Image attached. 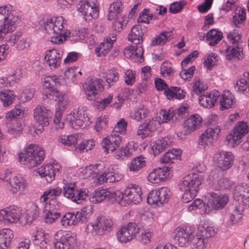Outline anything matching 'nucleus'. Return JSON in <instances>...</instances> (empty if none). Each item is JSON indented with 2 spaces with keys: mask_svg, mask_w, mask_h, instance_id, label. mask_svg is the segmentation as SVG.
I'll return each mask as SVG.
<instances>
[{
  "mask_svg": "<svg viewBox=\"0 0 249 249\" xmlns=\"http://www.w3.org/2000/svg\"><path fill=\"white\" fill-rule=\"evenodd\" d=\"M120 194L116 197V202L122 206H126V205L134 203L136 204L142 200L141 189L136 185L130 184L124 190V194L119 192Z\"/></svg>",
  "mask_w": 249,
  "mask_h": 249,
  "instance_id": "obj_5",
  "label": "nucleus"
},
{
  "mask_svg": "<svg viewBox=\"0 0 249 249\" xmlns=\"http://www.w3.org/2000/svg\"><path fill=\"white\" fill-rule=\"evenodd\" d=\"M60 82L56 76H48L44 78L43 86L44 88L49 89V91L53 89L55 87L60 85Z\"/></svg>",
  "mask_w": 249,
  "mask_h": 249,
  "instance_id": "obj_51",
  "label": "nucleus"
},
{
  "mask_svg": "<svg viewBox=\"0 0 249 249\" xmlns=\"http://www.w3.org/2000/svg\"><path fill=\"white\" fill-rule=\"evenodd\" d=\"M202 122V118L199 115L197 114L192 115L184 121V130L182 131V134L185 135L194 131L201 125Z\"/></svg>",
  "mask_w": 249,
  "mask_h": 249,
  "instance_id": "obj_22",
  "label": "nucleus"
},
{
  "mask_svg": "<svg viewBox=\"0 0 249 249\" xmlns=\"http://www.w3.org/2000/svg\"><path fill=\"white\" fill-rule=\"evenodd\" d=\"M235 91L249 96V72H245L243 77L234 86Z\"/></svg>",
  "mask_w": 249,
  "mask_h": 249,
  "instance_id": "obj_33",
  "label": "nucleus"
},
{
  "mask_svg": "<svg viewBox=\"0 0 249 249\" xmlns=\"http://www.w3.org/2000/svg\"><path fill=\"white\" fill-rule=\"evenodd\" d=\"M181 151L173 149L171 150H169L166 152L161 159V162L163 163H170L173 162L172 160L176 159L178 160L180 157Z\"/></svg>",
  "mask_w": 249,
  "mask_h": 249,
  "instance_id": "obj_48",
  "label": "nucleus"
},
{
  "mask_svg": "<svg viewBox=\"0 0 249 249\" xmlns=\"http://www.w3.org/2000/svg\"><path fill=\"white\" fill-rule=\"evenodd\" d=\"M209 195L207 206L209 211L223 209L229 200V196L227 194L210 192Z\"/></svg>",
  "mask_w": 249,
  "mask_h": 249,
  "instance_id": "obj_15",
  "label": "nucleus"
},
{
  "mask_svg": "<svg viewBox=\"0 0 249 249\" xmlns=\"http://www.w3.org/2000/svg\"><path fill=\"white\" fill-rule=\"evenodd\" d=\"M105 78L108 86L114 85L119 79V74L115 71H109L106 74Z\"/></svg>",
  "mask_w": 249,
  "mask_h": 249,
  "instance_id": "obj_62",
  "label": "nucleus"
},
{
  "mask_svg": "<svg viewBox=\"0 0 249 249\" xmlns=\"http://www.w3.org/2000/svg\"><path fill=\"white\" fill-rule=\"evenodd\" d=\"M103 83L101 79L92 78L89 81L88 84H85L84 89L88 100H93L96 98L98 92L103 89Z\"/></svg>",
  "mask_w": 249,
  "mask_h": 249,
  "instance_id": "obj_16",
  "label": "nucleus"
},
{
  "mask_svg": "<svg viewBox=\"0 0 249 249\" xmlns=\"http://www.w3.org/2000/svg\"><path fill=\"white\" fill-rule=\"evenodd\" d=\"M113 168H108V171L104 172L98 177V180L100 183L103 182H114L121 180L123 175L120 173H115L112 171Z\"/></svg>",
  "mask_w": 249,
  "mask_h": 249,
  "instance_id": "obj_31",
  "label": "nucleus"
},
{
  "mask_svg": "<svg viewBox=\"0 0 249 249\" xmlns=\"http://www.w3.org/2000/svg\"><path fill=\"white\" fill-rule=\"evenodd\" d=\"M146 227V224H145V226L141 227L139 230L141 232V235L139 236V240L144 245L150 243L154 235L152 230L150 229H145Z\"/></svg>",
  "mask_w": 249,
  "mask_h": 249,
  "instance_id": "obj_46",
  "label": "nucleus"
},
{
  "mask_svg": "<svg viewBox=\"0 0 249 249\" xmlns=\"http://www.w3.org/2000/svg\"><path fill=\"white\" fill-rule=\"evenodd\" d=\"M62 213L57 212L47 211L44 210V217L46 223L52 224L61 217Z\"/></svg>",
  "mask_w": 249,
  "mask_h": 249,
  "instance_id": "obj_56",
  "label": "nucleus"
},
{
  "mask_svg": "<svg viewBox=\"0 0 249 249\" xmlns=\"http://www.w3.org/2000/svg\"><path fill=\"white\" fill-rule=\"evenodd\" d=\"M47 64L51 69L58 68L62 60V55L56 49L48 50L45 56Z\"/></svg>",
  "mask_w": 249,
  "mask_h": 249,
  "instance_id": "obj_26",
  "label": "nucleus"
},
{
  "mask_svg": "<svg viewBox=\"0 0 249 249\" xmlns=\"http://www.w3.org/2000/svg\"><path fill=\"white\" fill-rule=\"evenodd\" d=\"M188 107H180L176 110H172L171 119L173 121H180L188 116Z\"/></svg>",
  "mask_w": 249,
  "mask_h": 249,
  "instance_id": "obj_47",
  "label": "nucleus"
},
{
  "mask_svg": "<svg viewBox=\"0 0 249 249\" xmlns=\"http://www.w3.org/2000/svg\"><path fill=\"white\" fill-rule=\"evenodd\" d=\"M220 97L218 91H213L212 93H206L199 97V104L205 108H211L214 106Z\"/></svg>",
  "mask_w": 249,
  "mask_h": 249,
  "instance_id": "obj_25",
  "label": "nucleus"
},
{
  "mask_svg": "<svg viewBox=\"0 0 249 249\" xmlns=\"http://www.w3.org/2000/svg\"><path fill=\"white\" fill-rule=\"evenodd\" d=\"M54 247L55 249H71L76 243L73 233L59 231L54 235Z\"/></svg>",
  "mask_w": 249,
  "mask_h": 249,
  "instance_id": "obj_9",
  "label": "nucleus"
},
{
  "mask_svg": "<svg viewBox=\"0 0 249 249\" xmlns=\"http://www.w3.org/2000/svg\"><path fill=\"white\" fill-rule=\"evenodd\" d=\"M14 237L13 231L10 229L0 231V249H7Z\"/></svg>",
  "mask_w": 249,
  "mask_h": 249,
  "instance_id": "obj_35",
  "label": "nucleus"
},
{
  "mask_svg": "<svg viewBox=\"0 0 249 249\" xmlns=\"http://www.w3.org/2000/svg\"><path fill=\"white\" fill-rule=\"evenodd\" d=\"M168 173V167L159 168L149 173L147 178L152 183H159L165 181L166 176L169 175Z\"/></svg>",
  "mask_w": 249,
  "mask_h": 249,
  "instance_id": "obj_24",
  "label": "nucleus"
},
{
  "mask_svg": "<svg viewBox=\"0 0 249 249\" xmlns=\"http://www.w3.org/2000/svg\"><path fill=\"white\" fill-rule=\"evenodd\" d=\"M122 141V137L112 132L103 140L101 145L106 153H108L109 151L113 152L120 146Z\"/></svg>",
  "mask_w": 249,
  "mask_h": 249,
  "instance_id": "obj_19",
  "label": "nucleus"
},
{
  "mask_svg": "<svg viewBox=\"0 0 249 249\" xmlns=\"http://www.w3.org/2000/svg\"><path fill=\"white\" fill-rule=\"evenodd\" d=\"M113 222L111 219L105 216L98 217L92 225L95 234L103 235L110 231L113 228Z\"/></svg>",
  "mask_w": 249,
  "mask_h": 249,
  "instance_id": "obj_18",
  "label": "nucleus"
},
{
  "mask_svg": "<svg viewBox=\"0 0 249 249\" xmlns=\"http://www.w3.org/2000/svg\"><path fill=\"white\" fill-rule=\"evenodd\" d=\"M10 185L13 193L23 191L25 188V180L20 177L15 176L10 180Z\"/></svg>",
  "mask_w": 249,
  "mask_h": 249,
  "instance_id": "obj_44",
  "label": "nucleus"
},
{
  "mask_svg": "<svg viewBox=\"0 0 249 249\" xmlns=\"http://www.w3.org/2000/svg\"><path fill=\"white\" fill-rule=\"evenodd\" d=\"M228 38L231 41L232 45H234L227 47L225 50L227 59L231 60L232 58H237L240 60L243 58L242 48L239 46V44H236L237 41L240 39L239 34L234 30L228 35Z\"/></svg>",
  "mask_w": 249,
  "mask_h": 249,
  "instance_id": "obj_12",
  "label": "nucleus"
},
{
  "mask_svg": "<svg viewBox=\"0 0 249 249\" xmlns=\"http://www.w3.org/2000/svg\"><path fill=\"white\" fill-rule=\"evenodd\" d=\"M205 240L206 239L198 233L191 240L192 248L194 249H204L206 244Z\"/></svg>",
  "mask_w": 249,
  "mask_h": 249,
  "instance_id": "obj_54",
  "label": "nucleus"
},
{
  "mask_svg": "<svg viewBox=\"0 0 249 249\" xmlns=\"http://www.w3.org/2000/svg\"><path fill=\"white\" fill-rule=\"evenodd\" d=\"M248 189H249V186H248L247 184L243 183L236 185L233 192L234 198L239 201V199H241V197L243 195L248 192Z\"/></svg>",
  "mask_w": 249,
  "mask_h": 249,
  "instance_id": "obj_58",
  "label": "nucleus"
},
{
  "mask_svg": "<svg viewBox=\"0 0 249 249\" xmlns=\"http://www.w3.org/2000/svg\"><path fill=\"white\" fill-rule=\"evenodd\" d=\"M122 2L119 0L111 3L110 5L107 19L108 20H111L118 18V14L122 12Z\"/></svg>",
  "mask_w": 249,
  "mask_h": 249,
  "instance_id": "obj_40",
  "label": "nucleus"
},
{
  "mask_svg": "<svg viewBox=\"0 0 249 249\" xmlns=\"http://www.w3.org/2000/svg\"><path fill=\"white\" fill-rule=\"evenodd\" d=\"M44 210L47 211H53L61 213L62 204L56 199L52 198L49 201H46Z\"/></svg>",
  "mask_w": 249,
  "mask_h": 249,
  "instance_id": "obj_49",
  "label": "nucleus"
},
{
  "mask_svg": "<svg viewBox=\"0 0 249 249\" xmlns=\"http://www.w3.org/2000/svg\"><path fill=\"white\" fill-rule=\"evenodd\" d=\"M39 213V208L36 204H33L30 210H28L26 213L25 216H22L21 224L25 225L26 224H31L34 221L37 219Z\"/></svg>",
  "mask_w": 249,
  "mask_h": 249,
  "instance_id": "obj_32",
  "label": "nucleus"
},
{
  "mask_svg": "<svg viewBox=\"0 0 249 249\" xmlns=\"http://www.w3.org/2000/svg\"><path fill=\"white\" fill-rule=\"evenodd\" d=\"M220 132V129L218 127L207 128L200 136L198 141V144L203 146L212 144L213 141L217 139Z\"/></svg>",
  "mask_w": 249,
  "mask_h": 249,
  "instance_id": "obj_21",
  "label": "nucleus"
},
{
  "mask_svg": "<svg viewBox=\"0 0 249 249\" xmlns=\"http://www.w3.org/2000/svg\"><path fill=\"white\" fill-rule=\"evenodd\" d=\"M62 218L60 220L61 225L63 226L74 225L73 222V213H68L64 215H61Z\"/></svg>",
  "mask_w": 249,
  "mask_h": 249,
  "instance_id": "obj_63",
  "label": "nucleus"
},
{
  "mask_svg": "<svg viewBox=\"0 0 249 249\" xmlns=\"http://www.w3.org/2000/svg\"><path fill=\"white\" fill-rule=\"evenodd\" d=\"M240 207H233L232 211L231 213L230 219L228 222L229 226H233L237 224L242 218V210Z\"/></svg>",
  "mask_w": 249,
  "mask_h": 249,
  "instance_id": "obj_52",
  "label": "nucleus"
},
{
  "mask_svg": "<svg viewBox=\"0 0 249 249\" xmlns=\"http://www.w3.org/2000/svg\"><path fill=\"white\" fill-rule=\"evenodd\" d=\"M173 236L175 243L180 247H184L189 241L191 233L181 228H177L174 232Z\"/></svg>",
  "mask_w": 249,
  "mask_h": 249,
  "instance_id": "obj_27",
  "label": "nucleus"
},
{
  "mask_svg": "<svg viewBox=\"0 0 249 249\" xmlns=\"http://www.w3.org/2000/svg\"><path fill=\"white\" fill-rule=\"evenodd\" d=\"M143 51L142 47H138L137 45L131 46L129 48H125L124 50V56L129 59L133 56L142 57Z\"/></svg>",
  "mask_w": 249,
  "mask_h": 249,
  "instance_id": "obj_42",
  "label": "nucleus"
},
{
  "mask_svg": "<svg viewBox=\"0 0 249 249\" xmlns=\"http://www.w3.org/2000/svg\"><path fill=\"white\" fill-rule=\"evenodd\" d=\"M249 131V127L247 123L244 121L238 122L226 137L229 145L234 147L239 144Z\"/></svg>",
  "mask_w": 249,
  "mask_h": 249,
  "instance_id": "obj_8",
  "label": "nucleus"
},
{
  "mask_svg": "<svg viewBox=\"0 0 249 249\" xmlns=\"http://www.w3.org/2000/svg\"><path fill=\"white\" fill-rule=\"evenodd\" d=\"M120 195L119 191L111 192L106 189H99L91 194L89 200L95 204L104 200L108 204H113L116 202V197Z\"/></svg>",
  "mask_w": 249,
  "mask_h": 249,
  "instance_id": "obj_10",
  "label": "nucleus"
},
{
  "mask_svg": "<svg viewBox=\"0 0 249 249\" xmlns=\"http://www.w3.org/2000/svg\"><path fill=\"white\" fill-rule=\"evenodd\" d=\"M149 113V110L142 106L140 107L137 110H135L134 113L131 115V117L133 119H134L137 121H140L142 118H144L147 116V115Z\"/></svg>",
  "mask_w": 249,
  "mask_h": 249,
  "instance_id": "obj_61",
  "label": "nucleus"
},
{
  "mask_svg": "<svg viewBox=\"0 0 249 249\" xmlns=\"http://www.w3.org/2000/svg\"><path fill=\"white\" fill-rule=\"evenodd\" d=\"M185 92L181 89L180 88L178 87H171L168 88L164 91V95L167 96L169 99L176 98L177 99H182L185 96Z\"/></svg>",
  "mask_w": 249,
  "mask_h": 249,
  "instance_id": "obj_37",
  "label": "nucleus"
},
{
  "mask_svg": "<svg viewBox=\"0 0 249 249\" xmlns=\"http://www.w3.org/2000/svg\"><path fill=\"white\" fill-rule=\"evenodd\" d=\"M160 123L159 121L153 118L150 120H146L139 126L137 134L141 135L142 139L152 136V133L157 129Z\"/></svg>",
  "mask_w": 249,
  "mask_h": 249,
  "instance_id": "obj_20",
  "label": "nucleus"
},
{
  "mask_svg": "<svg viewBox=\"0 0 249 249\" xmlns=\"http://www.w3.org/2000/svg\"><path fill=\"white\" fill-rule=\"evenodd\" d=\"M46 96L47 98H50L52 97L54 100H58V106L61 108V107L63 108H65L67 105L66 101H64L65 95L61 93L59 90L57 89L56 88L51 89L48 91V93H46Z\"/></svg>",
  "mask_w": 249,
  "mask_h": 249,
  "instance_id": "obj_38",
  "label": "nucleus"
},
{
  "mask_svg": "<svg viewBox=\"0 0 249 249\" xmlns=\"http://www.w3.org/2000/svg\"><path fill=\"white\" fill-rule=\"evenodd\" d=\"M91 3V0H81L77 4L76 8L77 11L81 13L84 16L86 14V11L89 7Z\"/></svg>",
  "mask_w": 249,
  "mask_h": 249,
  "instance_id": "obj_64",
  "label": "nucleus"
},
{
  "mask_svg": "<svg viewBox=\"0 0 249 249\" xmlns=\"http://www.w3.org/2000/svg\"><path fill=\"white\" fill-rule=\"evenodd\" d=\"M66 25L62 17L47 18L42 23V27L51 36V41L55 44L62 43L70 35L68 30H64Z\"/></svg>",
  "mask_w": 249,
  "mask_h": 249,
  "instance_id": "obj_3",
  "label": "nucleus"
},
{
  "mask_svg": "<svg viewBox=\"0 0 249 249\" xmlns=\"http://www.w3.org/2000/svg\"><path fill=\"white\" fill-rule=\"evenodd\" d=\"M199 173H191L185 176L178 184L179 190L184 193L182 200L184 203L191 201L196 196L202 183L203 176L202 171L197 170Z\"/></svg>",
  "mask_w": 249,
  "mask_h": 249,
  "instance_id": "obj_2",
  "label": "nucleus"
},
{
  "mask_svg": "<svg viewBox=\"0 0 249 249\" xmlns=\"http://www.w3.org/2000/svg\"><path fill=\"white\" fill-rule=\"evenodd\" d=\"M143 34L144 33L141 25L133 26L131 28V33L128 35V40L135 45L140 44L143 41L142 36Z\"/></svg>",
  "mask_w": 249,
  "mask_h": 249,
  "instance_id": "obj_34",
  "label": "nucleus"
},
{
  "mask_svg": "<svg viewBox=\"0 0 249 249\" xmlns=\"http://www.w3.org/2000/svg\"><path fill=\"white\" fill-rule=\"evenodd\" d=\"M78 135H71L69 136H61L59 138V142L67 146L74 145L78 142Z\"/></svg>",
  "mask_w": 249,
  "mask_h": 249,
  "instance_id": "obj_57",
  "label": "nucleus"
},
{
  "mask_svg": "<svg viewBox=\"0 0 249 249\" xmlns=\"http://www.w3.org/2000/svg\"><path fill=\"white\" fill-rule=\"evenodd\" d=\"M219 98H220V107L219 109L220 110H224L234 107L235 99L229 90L223 91Z\"/></svg>",
  "mask_w": 249,
  "mask_h": 249,
  "instance_id": "obj_28",
  "label": "nucleus"
},
{
  "mask_svg": "<svg viewBox=\"0 0 249 249\" xmlns=\"http://www.w3.org/2000/svg\"><path fill=\"white\" fill-rule=\"evenodd\" d=\"M213 179L212 184V188L213 190L219 191L229 189L231 186L232 181L228 178L221 177L215 175L213 176Z\"/></svg>",
  "mask_w": 249,
  "mask_h": 249,
  "instance_id": "obj_30",
  "label": "nucleus"
},
{
  "mask_svg": "<svg viewBox=\"0 0 249 249\" xmlns=\"http://www.w3.org/2000/svg\"><path fill=\"white\" fill-rule=\"evenodd\" d=\"M15 97L13 91L10 90L0 92V100L3 102L4 107L9 106L12 104Z\"/></svg>",
  "mask_w": 249,
  "mask_h": 249,
  "instance_id": "obj_55",
  "label": "nucleus"
},
{
  "mask_svg": "<svg viewBox=\"0 0 249 249\" xmlns=\"http://www.w3.org/2000/svg\"><path fill=\"white\" fill-rule=\"evenodd\" d=\"M141 222L136 224L135 222H130L126 226L121 228L117 233V238L121 243H126L131 241L139 232L141 227L145 226L143 220H145L144 216H141Z\"/></svg>",
  "mask_w": 249,
  "mask_h": 249,
  "instance_id": "obj_7",
  "label": "nucleus"
},
{
  "mask_svg": "<svg viewBox=\"0 0 249 249\" xmlns=\"http://www.w3.org/2000/svg\"><path fill=\"white\" fill-rule=\"evenodd\" d=\"M235 13L232 17V23L237 28H240L244 25L246 20V9L245 8H240L238 12Z\"/></svg>",
  "mask_w": 249,
  "mask_h": 249,
  "instance_id": "obj_50",
  "label": "nucleus"
},
{
  "mask_svg": "<svg viewBox=\"0 0 249 249\" xmlns=\"http://www.w3.org/2000/svg\"><path fill=\"white\" fill-rule=\"evenodd\" d=\"M171 32L166 31L162 32L160 34L154 38L151 42V46L163 45L167 41L168 38L171 36Z\"/></svg>",
  "mask_w": 249,
  "mask_h": 249,
  "instance_id": "obj_53",
  "label": "nucleus"
},
{
  "mask_svg": "<svg viewBox=\"0 0 249 249\" xmlns=\"http://www.w3.org/2000/svg\"><path fill=\"white\" fill-rule=\"evenodd\" d=\"M98 6L97 4L96 0H91V3L89 7L86 11V14L84 16L85 20H90L92 18H97L99 16Z\"/></svg>",
  "mask_w": 249,
  "mask_h": 249,
  "instance_id": "obj_41",
  "label": "nucleus"
},
{
  "mask_svg": "<svg viewBox=\"0 0 249 249\" xmlns=\"http://www.w3.org/2000/svg\"><path fill=\"white\" fill-rule=\"evenodd\" d=\"M128 166L130 171L137 172L145 166V158L142 156L137 157L131 160Z\"/></svg>",
  "mask_w": 249,
  "mask_h": 249,
  "instance_id": "obj_45",
  "label": "nucleus"
},
{
  "mask_svg": "<svg viewBox=\"0 0 249 249\" xmlns=\"http://www.w3.org/2000/svg\"><path fill=\"white\" fill-rule=\"evenodd\" d=\"M0 16L3 17L4 21L0 25V41L2 40L8 33L15 30L16 22L18 19V17L14 16L11 14L10 7L8 6H0Z\"/></svg>",
  "mask_w": 249,
  "mask_h": 249,
  "instance_id": "obj_6",
  "label": "nucleus"
},
{
  "mask_svg": "<svg viewBox=\"0 0 249 249\" xmlns=\"http://www.w3.org/2000/svg\"><path fill=\"white\" fill-rule=\"evenodd\" d=\"M170 196V190L167 188L162 187L150 192L147 198V202L149 204H155L159 206L167 203Z\"/></svg>",
  "mask_w": 249,
  "mask_h": 249,
  "instance_id": "obj_14",
  "label": "nucleus"
},
{
  "mask_svg": "<svg viewBox=\"0 0 249 249\" xmlns=\"http://www.w3.org/2000/svg\"><path fill=\"white\" fill-rule=\"evenodd\" d=\"M24 114V109L19 105H16L15 108L11 111L7 112L6 118L8 119L18 118V117H22Z\"/></svg>",
  "mask_w": 249,
  "mask_h": 249,
  "instance_id": "obj_60",
  "label": "nucleus"
},
{
  "mask_svg": "<svg viewBox=\"0 0 249 249\" xmlns=\"http://www.w3.org/2000/svg\"><path fill=\"white\" fill-rule=\"evenodd\" d=\"M198 233L207 240L209 237L214 236L216 231L213 227L203 225L199 228Z\"/></svg>",
  "mask_w": 249,
  "mask_h": 249,
  "instance_id": "obj_59",
  "label": "nucleus"
},
{
  "mask_svg": "<svg viewBox=\"0 0 249 249\" xmlns=\"http://www.w3.org/2000/svg\"><path fill=\"white\" fill-rule=\"evenodd\" d=\"M115 39H111L107 38L106 41L101 43L99 46L95 49V53L98 56L106 55L113 46V42Z\"/></svg>",
  "mask_w": 249,
  "mask_h": 249,
  "instance_id": "obj_43",
  "label": "nucleus"
},
{
  "mask_svg": "<svg viewBox=\"0 0 249 249\" xmlns=\"http://www.w3.org/2000/svg\"><path fill=\"white\" fill-rule=\"evenodd\" d=\"M53 113L50 109H47L44 106L37 105L33 111L34 120L39 125L37 131L40 133L44 131V126H48Z\"/></svg>",
  "mask_w": 249,
  "mask_h": 249,
  "instance_id": "obj_11",
  "label": "nucleus"
},
{
  "mask_svg": "<svg viewBox=\"0 0 249 249\" xmlns=\"http://www.w3.org/2000/svg\"><path fill=\"white\" fill-rule=\"evenodd\" d=\"M18 156L20 163L31 168L41 164L44 160L45 152L36 145L31 144L26 148L24 153H19Z\"/></svg>",
  "mask_w": 249,
  "mask_h": 249,
  "instance_id": "obj_4",
  "label": "nucleus"
},
{
  "mask_svg": "<svg viewBox=\"0 0 249 249\" xmlns=\"http://www.w3.org/2000/svg\"><path fill=\"white\" fill-rule=\"evenodd\" d=\"M22 218V209L16 206H12L4 210H0V220L5 223H16L21 224Z\"/></svg>",
  "mask_w": 249,
  "mask_h": 249,
  "instance_id": "obj_13",
  "label": "nucleus"
},
{
  "mask_svg": "<svg viewBox=\"0 0 249 249\" xmlns=\"http://www.w3.org/2000/svg\"><path fill=\"white\" fill-rule=\"evenodd\" d=\"M63 191L59 187L55 188L50 189L46 191L43 195L41 196L40 201L41 203L45 202L50 198V196H59L61 193H63V196L71 200L73 202L77 204L81 203L82 200H85L88 196V191L82 189L78 190L75 183L69 182L67 180H63Z\"/></svg>",
  "mask_w": 249,
  "mask_h": 249,
  "instance_id": "obj_1",
  "label": "nucleus"
},
{
  "mask_svg": "<svg viewBox=\"0 0 249 249\" xmlns=\"http://www.w3.org/2000/svg\"><path fill=\"white\" fill-rule=\"evenodd\" d=\"M171 142L168 137H161L151 142V146L155 155H159L169 146Z\"/></svg>",
  "mask_w": 249,
  "mask_h": 249,
  "instance_id": "obj_29",
  "label": "nucleus"
},
{
  "mask_svg": "<svg viewBox=\"0 0 249 249\" xmlns=\"http://www.w3.org/2000/svg\"><path fill=\"white\" fill-rule=\"evenodd\" d=\"M223 38V33L216 29H211L206 35V39L210 46L216 45Z\"/></svg>",
  "mask_w": 249,
  "mask_h": 249,
  "instance_id": "obj_39",
  "label": "nucleus"
},
{
  "mask_svg": "<svg viewBox=\"0 0 249 249\" xmlns=\"http://www.w3.org/2000/svg\"><path fill=\"white\" fill-rule=\"evenodd\" d=\"M37 173L42 177H45L48 182L53 180L55 176V169L54 166L51 164L42 166L38 169Z\"/></svg>",
  "mask_w": 249,
  "mask_h": 249,
  "instance_id": "obj_36",
  "label": "nucleus"
},
{
  "mask_svg": "<svg viewBox=\"0 0 249 249\" xmlns=\"http://www.w3.org/2000/svg\"><path fill=\"white\" fill-rule=\"evenodd\" d=\"M70 124L71 126L75 129L80 127L86 126L90 122V118L88 116L83 110L79 107L73 110V115H70Z\"/></svg>",
  "mask_w": 249,
  "mask_h": 249,
  "instance_id": "obj_17",
  "label": "nucleus"
},
{
  "mask_svg": "<svg viewBox=\"0 0 249 249\" xmlns=\"http://www.w3.org/2000/svg\"><path fill=\"white\" fill-rule=\"evenodd\" d=\"M217 159V166L222 171L228 170L233 165L234 156L230 152H220Z\"/></svg>",
  "mask_w": 249,
  "mask_h": 249,
  "instance_id": "obj_23",
  "label": "nucleus"
}]
</instances>
